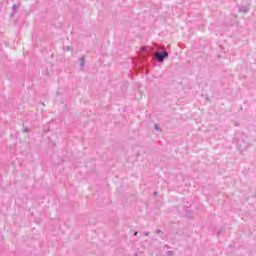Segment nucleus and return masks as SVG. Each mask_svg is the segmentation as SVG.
<instances>
[{"mask_svg": "<svg viewBox=\"0 0 256 256\" xmlns=\"http://www.w3.org/2000/svg\"><path fill=\"white\" fill-rule=\"evenodd\" d=\"M155 57L156 59L160 62L163 63V61H165V59H167L169 57V53H167V51L164 52H156L155 53Z\"/></svg>", "mask_w": 256, "mask_h": 256, "instance_id": "nucleus-1", "label": "nucleus"}, {"mask_svg": "<svg viewBox=\"0 0 256 256\" xmlns=\"http://www.w3.org/2000/svg\"><path fill=\"white\" fill-rule=\"evenodd\" d=\"M142 53H147V55H149V53H151V47L149 46H144L141 49Z\"/></svg>", "mask_w": 256, "mask_h": 256, "instance_id": "nucleus-2", "label": "nucleus"}, {"mask_svg": "<svg viewBox=\"0 0 256 256\" xmlns=\"http://www.w3.org/2000/svg\"><path fill=\"white\" fill-rule=\"evenodd\" d=\"M80 67H85V58H80Z\"/></svg>", "mask_w": 256, "mask_h": 256, "instance_id": "nucleus-3", "label": "nucleus"}, {"mask_svg": "<svg viewBox=\"0 0 256 256\" xmlns=\"http://www.w3.org/2000/svg\"><path fill=\"white\" fill-rule=\"evenodd\" d=\"M154 129L155 131H161V127H159V124H155Z\"/></svg>", "mask_w": 256, "mask_h": 256, "instance_id": "nucleus-4", "label": "nucleus"}, {"mask_svg": "<svg viewBox=\"0 0 256 256\" xmlns=\"http://www.w3.org/2000/svg\"><path fill=\"white\" fill-rule=\"evenodd\" d=\"M137 233H138V232H135L134 235L137 236Z\"/></svg>", "mask_w": 256, "mask_h": 256, "instance_id": "nucleus-5", "label": "nucleus"}]
</instances>
